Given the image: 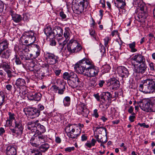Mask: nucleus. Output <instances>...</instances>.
<instances>
[{
	"label": "nucleus",
	"mask_w": 155,
	"mask_h": 155,
	"mask_svg": "<svg viewBox=\"0 0 155 155\" xmlns=\"http://www.w3.org/2000/svg\"><path fill=\"white\" fill-rule=\"evenodd\" d=\"M143 84L139 86V90L145 94L153 93L155 91V81L153 79H147L143 81Z\"/></svg>",
	"instance_id": "nucleus-1"
},
{
	"label": "nucleus",
	"mask_w": 155,
	"mask_h": 155,
	"mask_svg": "<svg viewBox=\"0 0 155 155\" xmlns=\"http://www.w3.org/2000/svg\"><path fill=\"white\" fill-rule=\"evenodd\" d=\"M8 40L3 39L0 41V56L1 58L7 59H8L12 54V51L8 48L9 45Z\"/></svg>",
	"instance_id": "nucleus-2"
},
{
	"label": "nucleus",
	"mask_w": 155,
	"mask_h": 155,
	"mask_svg": "<svg viewBox=\"0 0 155 155\" xmlns=\"http://www.w3.org/2000/svg\"><path fill=\"white\" fill-rule=\"evenodd\" d=\"M44 108V106L39 104L38 106V108L34 107L25 108L24 109V110L27 112V114L30 118L34 119L42 114L41 111L43 110Z\"/></svg>",
	"instance_id": "nucleus-3"
},
{
	"label": "nucleus",
	"mask_w": 155,
	"mask_h": 155,
	"mask_svg": "<svg viewBox=\"0 0 155 155\" xmlns=\"http://www.w3.org/2000/svg\"><path fill=\"white\" fill-rule=\"evenodd\" d=\"M90 63V60L87 58H84L80 61L78 63L75 64L74 68L77 73L84 74V72Z\"/></svg>",
	"instance_id": "nucleus-4"
},
{
	"label": "nucleus",
	"mask_w": 155,
	"mask_h": 155,
	"mask_svg": "<svg viewBox=\"0 0 155 155\" xmlns=\"http://www.w3.org/2000/svg\"><path fill=\"white\" fill-rule=\"evenodd\" d=\"M29 80H25L22 78H19L17 79L15 83L14 87L15 89L14 92L16 91L18 92L19 94L23 93L24 90L26 88L27 83L29 82Z\"/></svg>",
	"instance_id": "nucleus-5"
},
{
	"label": "nucleus",
	"mask_w": 155,
	"mask_h": 155,
	"mask_svg": "<svg viewBox=\"0 0 155 155\" xmlns=\"http://www.w3.org/2000/svg\"><path fill=\"white\" fill-rule=\"evenodd\" d=\"M86 71V73L84 74V75L88 77H93L97 75L99 71L98 68L94 67L93 63L90 60V63L88 64Z\"/></svg>",
	"instance_id": "nucleus-6"
},
{
	"label": "nucleus",
	"mask_w": 155,
	"mask_h": 155,
	"mask_svg": "<svg viewBox=\"0 0 155 155\" xmlns=\"http://www.w3.org/2000/svg\"><path fill=\"white\" fill-rule=\"evenodd\" d=\"M15 127L12 128V126L9 127V131L11 133L14 134L17 136L21 135L23 133V126L21 122L19 121H15Z\"/></svg>",
	"instance_id": "nucleus-7"
},
{
	"label": "nucleus",
	"mask_w": 155,
	"mask_h": 155,
	"mask_svg": "<svg viewBox=\"0 0 155 155\" xmlns=\"http://www.w3.org/2000/svg\"><path fill=\"white\" fill-rule=\"evenodd\" d=\"M28 129L31 130L32 132H35V133L37 134H42L46 131L45 127L39 123L28 125Z\"/></svg>",
	"instance_id": "nucleus-8"
},
{
	"label": "nucleus",
	"mask_w": 155,
	"mask_h": 155,
	"mask_svg": "<svg viewBox=\"0 0 155 155\" xmlns=\"http://www.w3.org/2000/svg\"><path fill=\"white\" fill-rule=\"evenodd\" d=\"M140 12L138 14L137 20L139 22L143 23L145 22L146 19L148 15L147 7L143 4L141 7Z\"/></svg>",
	"instance_id": "nucleus-9"
},
{
	"label": "nucleus",
	"mask_w": 155,
	"mask_h": 155,
	"mask_svg": "<svg viewBox=\"0 0 155 155\" xmlns=\"http://www.w3.org/2000/svg\"><path fill=\"white\" fill-rule=\"evenodd\" d=\"M152 101H147L146 99L140 100L139 101L140 104L139 106L142 110L146 111L152 112Z\"/></svg>",
	"instance_id": "nucleus-10"
},
{
	"label": "nucleus",
	"mask_w": 155,
	"mask_h": 155,
	"mask_svg": "<svg viewBox=\"0 0 155 155\" xmlns=\"http://www.w3.org/2000/svg\"><path fill=\"white\" fill-rule=\"evenodd\" d=\"M88 4L87 0H82L78 4H75L74 9L77 14H79L83 12L84 8H86Z\"/></svg>",
	"instance_id": "nucleus-11"
},
{
	"label": "nucleus",
	"mask_w": 155,
	"mask_h": 155,
	"mask_svg": "<svg viewBox=\"0 0 155 155\" xmlns=\"http://www.w3.org/2000/svg\"><path fill=\"white\" fill-rule=\"evenodd\" d=\"M47 61L50 65H53L58 62V57L53 54L47 52L45 55Z\"/></svg>",
	"instance_id": "nucleus-12"
},
{
	"label": "nucleus",
	"mask_w": 155,
	"mask_h": 155,
	"mask_svg": "<svg viewBox=\"0 0 155 155\" xmlns=\"http://www.w3.org/2000/svg\"><path fill=\"white\" fill-rule=\"evenodd\" d=\"M71 76L72 77L68 81V83L70 86L72 88H74L81 84V82L79 81L76 74H74Z\"/></svg>",
	"instance_id": "nucleus-13"
},
{
	"label": "nucleus",
	"mask_w": 155,
	"mask_h": 155,
	"mask_svg": "<svg viewBox=\"0 0 155 155\" xmlns=\"http://www.w3.org/2000/svg\"><path fill=\"white\" fill-rule=\"evenodd\" d=\"M147 68L146 63H141L139 64H134V73L137 74H143L146 72Z\"/></svg>",
	"instance_id": "nucleus-14"
},
{
	"label": "nucleus",
	"mask_w": 155,
	"mask_h": 155,
	"mask_svg": "<svg viewBox=\"0 0 155 155\" xmlns=\"http://www.w3.org/2000/svg\"><path fill=\"white\" fill-rule=\"evenodd\" d=\"M107 85L111 86L112 90H116L120 86L119 81L115 78H110L107 81Z\"/></svg>",
	"instance_id": "nucleus-15"
},
{
	"label": "nucleus",
	"mask_w": 155,
	"mask_h": 155,
	"mask_svg": "<svg viewBox=\"0 0 155 155\" xmlns=\"http://www.w3.org/2000/svg\"><path fill=\"white\" fill-rule=\"evenodd\" d=\"M117 71L119 76L123 79H125L127 78L130 74L128 70L124 66H120L118 67Z\"/></svg>",
	"instance_id": "nucleus-16"
},
{
	"label": "nucleus",
	"mask_w": 155,
	"mask_h": 155,
	"mask_svg": "<svg viewBox=\"0 0 155 155\" xmlns=\"http://www.w3.org/2000/svg\"><path fill=\"white\" fill-rule=\"evenodd\" d=\"M70 33L68 31H65L64 34V36L65 39L64 40V38H59V40H58V42L59 45L62 46V48H61V49H63L65 45L68 41L69 39Z\"/></svg>",
	"instance_id": "nucleus-17"
},
{
	"label": "nucleus",
	"mask_w": 155,
	"mask_h": 155,
	"mask_svg": "<svg viewBox=\"0 0 155 155\" xmlns=\"http://www.w3.org/2000/svg\"><path fill=\"white\" fill-rule=\"evenodd\" d=\"M34 136L36 137L37 147L41 143H44L46 140L47 138L46 136L41 134L35 133Z\"/></svg>",
	"instance_id": "nucleus-18"
},
{
	"label": "nucleus",
	"mask_w": 155,
	"mask_h": 155,
	"mask_svg": "<svg viewBox=\"0 0 155 155\" xmlns=\"http://www.w3.org/2000/svg\"><path fill=\"white\" fill-rule=\"evenodd\" d=\"M132 59L139 64L146 63L145 57L140 54H137L133 56Z\"/></svg>",
	"instance_id": "nucleus-19"
},
{
	"label": "nucleus",
	"mask_w": 155,
	"mask_h": 155,
	"mask_svg": "<svg viewBox=\"0 0 155 155\" xmlns=\"http://www.w3.org/2000/svg\"><path fill=\"white\" fill-rule=\"evenodd\" d=\"M71 126H72V125H68L66 127L65 130L67 135L69 138L72 139L77 138V137L80 134L79 133L75 134L71 133Z\"/></svg>",
	"instance_id": "nucleus-20"
},
{
	"label": "nucleus",
	"mask_w": 155,
	"mask_h": 155,
	"mask_svg": "<svg viewBox=\"0 0 155 155\" xmlns=\"http://www.w3.org/2000/svg\"><path fill=\"white\" fill-rule=\"evenodd\" d=\"M25 35L26 37L28 38L29 44L35 42L36 40V38L34 36V33L32 31L26 32Z\"/></svg>",
	"instance_id": "nucleus-21"
},
{
	"label": "nucleus",
	"mask_w": 155,
	"mask_h": 155,
	"mask_svg": "<svg viewBox=\"0 0 155 155\" xmlns=\"http://www.w3.org/2000/svg\"><path fill=\"white\" fill-rule=\"evenodd\" d=\"M28 97L30 100L39 101L41 99V95L39 92H30Z\"/></svg>",
	"instance_id": "nucleus-22"
},
{
	"label": "nucleus",
	"mask_w": 155,
	"mask_h": 155,
	"mask_svg": "<svg viewBox=\"0 0 155 155\" xmlns=\"http://www.w3.org/2000/svg\"><path fill=\"white\" fill-rule=\"evenodd\" d=\"M77 41L71 40L67 45V50L70 53H74L75 47L76 45Z\"/></svg>",
	"instance_id": "nucleus-23"
},
{
	"label": "nucleus",
	"mask_w": 155,
	"mask_h": 155,
	"mask_svg": "<svg viewBox=\"0 0 155 155\" xmlns=\"http://www.w3.org/2000/svg\"><path fill=\"white\" fill-rule=\"evenodd\" d=\"M10 15L12 17V20L15 23H19L22 20V17L20 15L17 14L12 10L10 11Z\"/></svg>",
	"instance_id": "nucleus-24"
},
{
	"label": "nucleus",
	"mask_w": 155,
	"mask_h": 155,
	"mask_svg": "<svg viewBox=\"0 0 155 155\" xmlns=\"http://www.w3.org/2000/svg\"><path fill=\"white\" fill-rule=\"evenodd\" d=\"M5 153L6 155H16V149L13 146H8L5 149Z\"/></svg>",
	"instance_id": "nucleus-25"
},
{
	"label": "nucleus",
	"mask_w": 155,
	"mask_h": 155,
	"mask_svg": "<svg viewBox=\"0 0 155 155\" xmlns=\"http://www.w3.org/2000/svg\"><path fill=\"white\" fill-rule=\"evenodd\" d=\"M79 107L81 114L84 117H87L89 111L86 107L85 105L83 103H82L79 105Z\"/></svg>",
	"instance_id": "nucleus-26"
},
{
	"label": "nucleus",
	"mask_w": 155,
	"mask_h": 155,
	"mask_svg": "<svg viewBox=\"0 0 155 155\" xmlns=\"http://www.w3.org/2000/svg\"><path fill=\"white\" fill-rule=\"evenodd\" d=\"M63 30L61 27L55 26L53 30V37H61L63 35Z\"/></svg>",
	"instance_id": "nucleus-27"
},
{
	"label": "nucleus",
	"mask_w": 155,
	"mask_h": 155,
	"mask_svg": "<svg viewBox=\"0 0 155 155\" xmlns=\"http://www.w3.org/2000/svg\"><path fill=\"white\" fill-rule=\"evenodd\" d=\"M100 97L101 99H103L105 101L106 99L108 101H111L112 96L111 94L108 92H103L100 94Z\"/></svg>",
	"instance_id": "nucleus-28"
},
{
	"label": "nucleus",
	"mask_w": 155,
	"mask_h": 155,
	"mask_svg": "<svg viewBox=\"0 0 155 155\" xmlns=\"http://www.w3.org/2000/svg\"><path fill=\"white\" fill-rule=\"evenodd\" d=\"M107 130L106 128L104 127H102L101 125H98L97 127H95V131L97 132L96 135L98 134L102 135V132H105V136H107Z\"/></svg>",
	"instance_id": "nucleus-29"
},
{
	"label": "nucleus",
	"mask_w": 155,
	"mask_h": 155,
	"mask_svg": "<svg viewBox=\"0 0 155 155\" xmlns=\"http://www.w3.org/2000/svg\"><path fill=\"white\" fill-rule=\"evenodd\" d=\"M41 49L39 46L36 45V48L35 49L34 52L33 54H31L30 57L31 59H35L40 54Z\"/></svg>",
	"instance_id": "nucleus-30"
},
{
	"label": "nucleus",
	"mask_w": 155,
	"mask_h": 155,
	"mask_svg": "<svg viewBox=\"0 0 155 155\" xmlns=\"http://www.w3.org/2000/svg\"><path fill=\"white\" fill-rule=\"evenodd\" d=\"M107 136L105 137L104 136L102 135H95V137L98 142L99 143H106L107 142Z\"/></svg>",
	"instance_id": "nucleus-31"
},
{
	"label": "nucleus",
	"mask_w": 155,
	"mask_h": 155,
	"mask_svg": "<svg viewBox=\"0 0 155 155\" xmlns=\"http://www.w3.org/2000/svg\"><path fill=\"white\" fill-rule=\"evenodd\" d=\"M45 34L48 37H50L52 36L53 37V30H52L51 28L49 26H47L44 30Z\"/></svg>",
	"instance_id": "nucleus-32"
},
{
	"label": "nucleus",
	"mask_w": 155,
	"mask_h": 155,
	"mask_svg": "<svg viewBox=\"0 0 155 155\" xmlns=\"http://www.w3.org/2000/svg\"><path fill=\"white\" fill-rule=\"evenodd\" d=\"M49 147L50 145L48 143H45L40 145L39 149L41 152L45 153L48 150Z\"/></svg>",
	"instance_id": "nucleus-33"
},
{
	"label": "nucleus",
	"mask_w": 155,
	"mask_h": 155,
	"mask_svg": "<svg viewBox=\"0 0 155 155\" xmlns=\"http://www.w3.org/2000/svg\"><path fill=\"white\" fill-rule=\"evenodd\" d=\"M133 4L134 6L136 7H139L138 9H141V7L143 4L145 5H146L143 3L142 0H134Z\"/></svg>",
	"instance_id": "nucleus-34"
},
{
	"label": "nucleus",
	"mask_w": 155,
	"mask_h": 155,
	"mask_svg": "<svg viewBox=\"0 0 155 155\" xmlns=\"http://www.w3.org/2000/svg\"><path fill=\"white\" fill-rule=\"evenodd\" d=\"M117 2H114L115 6L118 8H123L126 5L125 2L122 0H116Z\"/></svg>",
	"instance_id": "nucleus-35"
},
{
	"label": "nucleus",
	"mask_w": 155,
	"mask_h": 155,
	"mask_svg": "<svg viewBox=\"0 0 155 155\" xmlns=\"http://www.w3.org/2000/svg\"><path fill=\"white\" fill-rule=\"evenodd\" d=\"M1 68H2L5 72L10 70L11 68L10 65L6 62H3L1 64Z\"/></svg>",
	"instance_id": "nucleus-36"
},
{
	"label": "nucleus",
	"mask_w": 155,
	"mask_h": 155,
	"mask_svg": "<svg viewBox=\"0 0 155 155\" xmlns=\"http://www.w3.org/2000/svg\"><path fill=\"white\" fill-rule=\"evenodd\" d=\"M75 73L73 72H70L69 73L68 72H64L63 75V78L65 80H69L71 77L72 76H73Z\"/></svg>",
	"instance_id": "nucleus-37"
},
{
	"label": "nucleus",
	"mask_w": 155,
	"mask_h": 155,
	"mask_svg": "<svg viewBox=\"0 0 155 155\" xmlns=\"http://www.w3.org/2000/svg\"><path fill=\"white\" fill-rule=\"evenodd\" d=\"M42 67L43 68V70H46V72H44V74H45L46 75H48L49 74V64L45 63L42 65Z\"/></svg>",
	"instance_id": "nucleus-38"
},
{
	"label": "nucleus",
	"mask_w": 155,
	"mask_h": 155,
	"mask_svg": "<svg viewBox=\"0 0 155 155\" xmlns=\"http://www.w3.org/2000/svg\"><path fill=\"white\" fill-rule=\"evenodd\" d=\"M71 98L69 96L65 97L64 99L63 103L65 107L69 106L70 104Z\"/></svg>",
	"instance_id": "nucleus-39"
},
{
	"label": "nucleus",
	"mask_w": 155,
	"mask_h": 155,
	"mask_svg": "<svg viewBox=\"0 0 155 155\" xmlns=\"http://www.w3.org/2000/svg\"><path fill=\"white\" fill-rule=\"evenodd\" d=\"M34 74L35 76H37L39 78H42L45 76L39 68H37Z\"/></svg>",
	"instance_id": "nucleus-40"
},
{
	"label": "nucleus",
	"mask_w": 155,
	"mask_h": 155,
	"mask_svg": "<svg viewBox=\"0 0 155 155\" xmlns=\"http://www.w3.org/2000/svg\"><path fill=\"white\" fill-rule=\"evenodd\" d=\"M96 142V140L93 138L90 142L87 141L85 143V145L89 148H91L92 146H94Z\"/></svg>",
	"instance_id": "nucleus-41"
},
{
	"label": "nucleus",
	"mask_w": 155,
	"mask_h": 155,
	"mask_svg": "<svg viewBox=\"0 0 155 155\" xmlns=\"http://www.w3.org/2000/svg\"><path fill=\"white\" fill-rule=\"evenodd\" d=\"M90 34L91 36L96 41H98V38L97 37V35L95 33V30L91 28L89 30Z\"/></svg>",
	"instance_id": "nucleus-42"
},
{
	"label": "nucleus",
	"mask_w": 155,
	"mask_h": 155,
	"mask_svg": "<svg viewBox=\"0 0 155 155\" xmlns=\"http://www.w3.org/2000/svg\"><path fill=\"white\" fill-rule=\"evenodd\" d=\"M36 137L35 136L33 135V136L32 137L30 140V142L31 144L33 146L37 147V143H36Z\"/></svg>",
	"instance_id": "nucleus-43"
},
{
	"label": "nucleus",
	"mask_w": 155,
	"mask_h": 155,
	"mask_svg": "<svg viewBox=\"0 0 155 155\" xmlns=\"http://www.w3.org/2000/svg\"><path fill=\"white\" fill-rule=\"evenodd\" d=\"M128 45L130 48L131 49L130 51L131 52H134L137 51V49L135 48L136 43L135 42H134L131 43L129 44Z\"/></svg>",
	"instance_id": "nucleus-44"
},
{
	"label": "nucleus",
	"mask_w": 155,
	"mask_h": 155,
	"mask_svg": "<svg viewBox=\"0 0 155 155\" xmlns=\"http://www.w3.org/2000/svg\"><path fill=\"white\" fill-rule=\"evenodd\" d=\"M102 68H103L102 70V72L104 73H106L109 71L110 69V67L109 65H105L102 67Z\"/></svg>",
	"instance_id": "nucleus-45"
},
{
	"label": "nucleus",
	"mask_w": 155,
	"mask_h": 155,
	"mask_svg": "<svg viewBox=\"0 0 155 155\" xmlns=\"http://www.w3.org/2000/svg\"><path fill=\"white\" fill-rule=\"evenodd\" d=\"M28 69L30 71H33L34 73H35L36 69H37V65H35L33 64H30L28 67Z\"/></svg>",
	"instance_id": "nucleus-46"
},
{
	"label": "nucleus",
	"mask_w": 155,
	"mask_h": 155,
	"mask_svg": "<svg viewBox=\"0 0 155 155\" xmlns=\"http://www.w3.org/2000/svg\"><path fill=\"white\" fill-rule=\"evenodd\" d=\"M74 47L75 51H74V53H77L80 51L82 49L81 44H79L77 41L76 42V46Z\"/></svg>",
	"instance_id": "nucleus-47"
},
{
	"label": "nucleus",
	"mask_w": 155,
	"mask_h": 155,
	"mask_svg": "<svg viewBox=\"0 0 155 155\" xmlns=\"http://www.w3.org/2000/svg\"><path fill=\"white\" fill-rule=\"evenodd\" d=\"M97 81V79L96 78L94 77L91 78L90 82V84L91 86H95L97 84L96 81Z\"/></svg>",
	"instance_id": "nucleus-48"
},
{
	"label": "nucleus",
	"mask_w": 155,
	"mask_h": 155,
	"mask_svg": "<svg viewBox=\"0 0 155 155\" xmlns=\"http://www.w3.org/2000/svg\"><path fill=\"white\" fill-rule=\"evenodd\" d=\"M110 38L108 37H106L104 39V45L105 47L108 48L109 46L108 44L109 41L110 40Z\"/></svg>",
	"instance_id": "nucleus-49"
},
{
	"label": "nucleus",
	"mask_w": 155,
	"mask_h": 155,
	"mask_svg": "<svg viewBox=\"0 0 155 155\" xmlns=\"http://www.w3.org/2000/svg\"><path fill=\"white\" fill-rule=\"evenodd\" d=\"M31 155H41V154L37 149H35L32 150Z\"/></svg>",
	"instance_id": "nucleus-50"
},
{
	"label": "nucleus",
	"mask_w": 155,
	"mask_h": 155,
	"mask_svg": "<svg viewBox=\"0 0 155 155\" xmlns=\"http://www.w3.org/2000/svg\"><path fill=\"white\" fill-rule=\"evenodd\" d=\"M8 75V77L9 78L8 79V81H10L11 80V78L12 77H14V75L12 74V71L10 70V69L8 71L5 72Z\"/></svg>",
	"instance_id": "nucleus-51"
},
{
	"label": "nucleus",
	"mask_w": 155,
	"mask_h": 155,
	"mask_svg": "<svg viewBox=\"0 0 155 155\" xmlns=\"http://www.w3.org/2000/svg\"><path fill=\"white\" fill-rule=\"evenodd\" d=\"M14 59L15 60V62L17 64H20L21 63V61L17 55H15Z\"/></svg>",
	"instance_id": "nucleus-52"
},
{
	"label": "nucleus",
	"mask_w": 155,
	"mask_h": 155,
	"mask_svg": "<svg viewBox=\"0 0 155 155\" xmlns=\"http://www.w3.org/2000/svg\"><path fill=\"white\" fill-rule=\"evenodd\" d=\"M111 103V101H108V102L107 104H104V106H103L102 108H103V110H106L109 106L110 105Z\"/></svg>",
	"instance_id": "nucleus-53"
},
{
	"label": "nucleus",
	"mask_w": 155,
	"mask_h": 155,
	"mask_svg": "<svg viewBox=\"0 0 155 155\" xmlns=\"http://www.w3.org/2000/svg\"><path fill=\"white\" fill-rule=\"evenodd\" d=\"M135 115L134 113H132L131 115L129 117V119L131 122H133L134 121V119L136 118Z\"/></svg>",
	"instance_id": "nucleus-54"
},
{
	"label": "nucleus",
	"mask_w": 155,
	"mask_h": 155,
	"mask_svg": "<svg viewBox=\"0 0 155 155\" xmlns=\"http://www.w3.org/2000/svg\"><path fill=\"white\" fill-rule=\"evenodd\" d=\"M8 115H9V119L13 121V120L15 119V114L13 113H12L10 112L8 113Z\"/></svg>",
	"instance_id": "nucleus-55"
},
{
	"label": "nucleus",
	"mask_w": 155,
	"mask_h": 155,
	"mask_svg": "<svg viewBox=\"0 0 155 155\" xmlns=\"http://www.w3.org/2000/svg\"><path fill=\"white\" fill-rule=\"evenodd\" d=\"M59 88L58 87L55 85H54L51 87V89L54 92L57 93Z\"/></svg>",
	"instance_id": "nucleus-56"
},
{
	"label": "nucleus",
	"mask_w": 155,
	"mask_h": 155,
	"mask_svg": "<svg viewBox=\"0 0 155 155\" xmlns=\"http://www.w3.org/2000/svg\"><path fill=\"white\" fill-rule=\"evenodd\" d=\"M65 90V87L64 85L63 86V87L62 89H58L57 93L60 94H63L64 91Z\"/></svg>",
	"instance_id": "nucleus-57"
},
{
	"label": "nucleus",
	"mask_w": 155,
	"mask_h": 155,
	"mask_svg": "<svg viewBox=\"0 0 155 155\" xmlns=\"http://www.w3.org/2000/svg\"><path fill=\"white\" fill-rule=\"evenodd\" d=\"M100 52L104 53L106 51V49L105 47L101 43L100 44Z\"/></svg>",
	"instance_id": "nucleus-58"
},
{
	"label": "nucleus",
	"mask_w": 155,
	"mask_h": 155,
	"mask_svg": "<svg viewBox=\"0 0 155 155\" xmlns=\"http://www.w3.org/2000/svg\"><path fill=\"white\" fill-rule=\"evenodd\" d=\"M4 8V4L1 1H0V14L3 11Z\"/></svg>",
	"instance_id": "nucleus-59"
},
{
	"label": "nucleus",
	"mask_w": 155,
	"mask_h": 155,
	"mask_svg": "<svg viewBox=\"0 0 155 155\" xmlns=\"http://www.w3.org/2000/svg\"><path fill=\"white\" fill-rule=\"evenodd\" d=\"M87 139V135L85 134H83L81 136V140L82 141H86Z\"/></svg>",
	"instance_id": "nucleus-60"
},
{
	"label": "nucleus",
	"mask_w": 155,
	"mask_h": 155,
	"mask_svg": "<svg viewBox=\"0 0 155 155\" xmlns=\"http://www.w3.org/2000/svg\"><path fill=\"white\" fill-rule=\"evenodd\" d=\"M75 148L74 147H68L65 149L64 150L65 151L70 152L72 150H74Z\"/></svg>",
	"instance_id": "nucleus-61"
},
{
	"label": "nucleus",
	"mask_w": 155,
	"mask_h": 155,
	"mask_svg": "<svg viewBox=\"0 0 155 155\" xmlns=\"http://www.w3.org/2000/svg\"><path fill=\"white\" fill-rule=\"evenodd\" d=\"M59 15L62 19H65L66 18V15L62 11L60 12Z\"/></svg>",
	"instance_id": "nucleus-62"
},
{
	"label": "nucleus",
	"mask_w": 155,
	"mask_h": 155,
	"mask_svg": "<svg viewBox=\"0 0 155 155\" xmlns=\"http://www.w3.org/2000/svg\"><path fill=\"white\" fill-rule=\"evenodd\" d=\"M94 96L97 101H100V95H99V93H97L96 94H94Z\"/></svg>",
	"instance_id": "nucleus-63"
},
{
	"label": "nucleus",
	"mask_w": 155,
	"mask_h": 155,
	"mask_svg": "<svg viewBox=\"0 0 155 155\" xmlns=\"http://www.w3.org/2000/svg\"><path fill=\"white\" fill-rule=\"evenodd\" d=\"M151 103L152 104V112H155V100H152Z\"/></svg>",
	"instance_id": "nucleus-64"
}]
</instances>
